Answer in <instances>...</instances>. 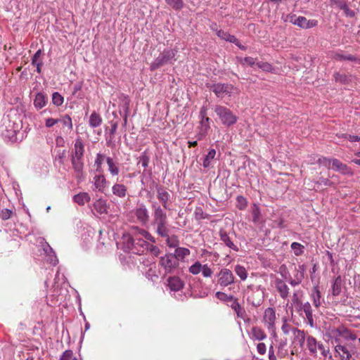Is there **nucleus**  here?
<instances>
[{"label": "nucleus", "instance_id": "nucleus-1", "mask_svg": "<svg viewBox=\"0 0 360 360\" xmlns=\"http://www.w3.org/2000/svg\"><path fill=\"white\" fill-rule=\"evenodd\" d=\"M178 50L165 49L159 56L152 62L150 66V70H155L166 64H172L176 60L175 56Z\"/></svg>", "mask_w": 360, "mask_h": 360}, {"label": "nucleus", "instance_id": "nucleus-2", "mask_svg": "<svg viewBox=\"0 0 360 360\" xmlns=\"http://www.w3.org/2000/svg\"><path fill=\"white\" fill-rule=\"evenodd\" d=\"M18 131V125L9 118H4L0 126V133L2 139L6 142L15 141L16 133Z\"/></svg>", "mask_w": 360, "mask_h": 360}, {"label": "nucleus", "instance_id": "nucleus-3", "mask_svg": "<svg viewBox=\"0 0 360 360\" xmlns=\"http://www.w3.org/2000/svg\"><path fill=\"white\" fill-rule=\"evenodd\" d=\"M307 349L311 356H316L318 351L326 358L330 354L328 346L325 345L322 342L318 341L314 337L308 335L307 337Z\"/></svg>", "mask_w": 360, "mask_h": 360}, {"label": "nucleus", "instance_id": "nucleus-4", "mask_svg": "<svg viewBox=\"0 0 360 360\" xmlns=\"http://www.w3.org/2000/svg\"><path fill=\"white\" fill-rule=\"evenodd\" d=\"M214 112L219 117L222 124L230 127L236 123L238 117L233 112L228 108L217 105L214 107Z\"/></svg>", "mask_w": 360, "mask_h": 360}, {"label": "nucleus", "instance_id": "nucleus-5", "mask_svg": "<svg viewBox=\"0 0 360 360\" xmlns=\"http://www.w3.org/2000/svg\"><path fill=\"white\" fill-rule=\"evenodd\" d=\"M148 243L141 238H133L127 236V246L132 252L143 255L148 252Z\"/></svg>", "mask_w": 360, "mask_h": 360}, {"label": "nucleus", "instance_id": "nucleus-6", "mask_svg": "<svg viewBox=\"0 0 360 360\" xmlns=\"http://www.w3.org/2000/svg\"><path fill=\"white\" fill-rule=\"evenodd\" d=\"M159 264L167 274H172L174 272L179 264L176 257L172 253H168L161 257Z\"/></svg>", "mask_w": 360, "mask_h": 360}, {"label": "nucleus", "instance_id": "nucleus-7", "mask_svg": "<svg viewBox=\"0 0 360 360\" xmlns=\"http://www.w3.org/2000/svg\"><path fill=\"white\" fill-rule=\"evenodd\" d=\"M210 89L215 94L217 97L224 98L226 96L230 97L236 90V88L229 84L217 83L210 86Z\"/></svg>", "mask_w": 360, "mask_h": 360}, {"label": "nucleus", "instance_id": "nucleus-8", "mask_svg": "<svg viewBox=\"0 0 360 360\" xmlns=\"http://www.w3.org/2000/svg\"><path fill=\"white\" fill-rule=\"evenodd\" d=\"M264 290L260 288V286L251 288V292L248 295L247 299L248 302L252 306L258 307L262 304L264 301Z\"/></svg>", "mask_w": 360, "mask_h": 360}, {"label": "nucleus", "instance_id": "nucleus-9", "mask_svg": "<svg viewBox=\"0 0 360 360\" xmlns=\"http://www.w3.org/2000/svg\"><path fill=\"white\" fill-rule=\"evenodd\" d=\"M218 284L223 288L227 287L235 282V276L233 272L227 269L222 268L217 274Z\"/></svg>", "mask_w": 360, "mask_h": 360}, {"label": "nucleus", "instance_id": "nucleus-10", "mask_svg": "<svg viewBox=\"0 0 360 360\" xmlns=\"http://www.w3.org/2000/svg\"><path fill=\"white\" fill-rule=\"evenodd\" d=\"M276 320V316L275 309L272 307L266 309L264 312L262 322L270 332L274 333L275 331Z\"/></svg>", "mask_w": 360, "mask_h": 360}, {"label": "nucleus", "instance_id": "nucleus-11", "mask_svg": "<svg viewBox=\"0 0 360 360\" xmlns=\"http://www.w3.org/2000/svg\"><path fill=\"white\" fill-rule=\"evenodd\" d=\"M152 208V216H153V222L157 221L159 220H165L167 219V215L166 213V209H165L162 206L158 204L157 202L153 201L151 204Z\"/></svg>", "mask_w": 360, "mask_h": 360}, {"label": "nucleus", "instance_id": "nucleus-12", "mask_svg": "<svg viewBox=\"0 0 360 360\" xmlns=\"http://www.w3.org/2000/svg\"><path fill=\"white\" fill-rule=\"evenodd\" d=\"M134 215L142 225H146L149 220L148 210L143 204H141L134 210Z\"/></svg>", "mask_w": 360, "mask_h": 360}, {"label": "nucleus", "instance_id": "nucleus-13", "mask_svg": "<svg viewBox=\"0 0 360 360\" xmlns=\"http://www.w3.org/2000/svg\"><path fill=\"white\" fill-rule=\"evenodd\" d=\"M155 227V233L160 237L168 236L169 233V229L167 219L159 220L157 221L152 222Z\"/></svg>", "mask_w": 360, "mask_h": 360}, {"label": "nucleus", "instance_id": "nucleus-14", "mask_svg": "<svg viewBox=\"0 0 360 360\" xmlns=\"http://www.w3.org/2000/svg\"><path fill=\"white\" fill-rule=\"evenodd\" d=\"M157 198L159 200L160 202L162 204V206L166 210H170L168 205V201L170 198L169 193L166 191V189L160 186H157Z\"/></svg>", "mask_w": 360, "mask_h": 360}, {"label": "nucleus", "instance_id": "nucleus-15", "mask_svg": "<svg viewBox=\"0 0 360 360\" xmlns=\"http://www.w3.org/2000/svg\"><path fill=\"white\" fill-rule=\"evenodd\" d=\"M131 237L133 238H139V236H143L146 240L155 243L156 240L154 236H153L148 231L141 229L138 226H132L130 229Z\"/></svg>", "mask_w": 360, "mask_h": 360}, {"label": "nucleus", "instance_id": "nucleus-16", "mask_svg": "<svg viewBox=\"0 0 360 360\" xmlns=\"http://www.w3.org/2000/svg\"><path fill=\"white\" fill-rule=\"evenodd\" d=\"M332 334H338L345 340H355L357 337L355 334L352 333L351 331L344 326H340L331 330Z\"/></svg>", "mask_w": 360, "mask_h": 360}, {"label": "nucleus", "instance_id": "nucleus-17", "mask_svg": "<svg viewBox=\"0 0 360 360\" xmlns=\"http://www.w3.org/2000/svg\"><path fill=\"white\" fill-rule=\"evenodd\" d=\"M332 169L340 172L343 174H348L352 176L354 174L353 171L347 167V165L343 164L339 160L332 158Z\"/></svg>", "mask_w": 360, "mask_h": 360}, {"label": "nucleus", "instance_id": "nucleus-18", "mask_svg": "<svg viewBox=\"0 0 360 360\" xmlns=\"http://www.w3.org/2000/svg\"><path fill=\"white\" fill-rule=\"evenodd\" d=\"M230 307L236 312L238 318L243 319L245 322L250 321V319L248 318L245 309L240 306L237 298L231 303Z\"/></svg>", "mask_w": 360, "mask_h": 360}, {"label": "nucleus", "instance_id": "nucleus-19", "mask_svg": "<svg viewBox=\"0 0 360 360\" xmlns=\"http://www.w3.org/2000/svg\"><path fill=\"white\" fill-rule=\"evenodd\" d=\"M167 285L171 291L176 292L184 288V283L179 277L172 276L167 279Z\"/></svg>", "mask_w": 360, "mask_h": 360}, {"label": "nucleus", "instance_id": "nucleus-20", "mask_svg": "<svg viewBox=\"0 0 360 360\" xmlns=\"http://www.w3.org/2000/svg\"><path fill=\"white\" fill-rule=\"evenodd\" d=\"M275 286L281 298L286 299L288 297L289 288L283 280L276 278Z\"/></svg>", "mask_w": 360, "mask_h": 360}, {"label": "nucleus", "instance_id": "nucleus-21", "mask_svg": "<svg viewBox=\"0 0 360 360\" xmlns=\"http://www.w3.org/2000/svg\"><path fill=\"white\" fill-rule=\"evenodd\" d=\"M318 25V20L315 19L307 20L304 16H299L297 26L302 29H310Z\"/></svg>", "mask_w": 360, "mask_h": 360}, {"label": "nucleus", "instance_id": "nucleus-22", "mask_svg": "<svg viewBox=\"0 0 360 360\" xmlns=\"http://www.w3.org/2000/svg\"><path fill=\"white\" fill-rule=\"evenodd\" d=\"M333 59L336 60H349L354 61L358 64H360V58H358L355 56L347 54L343 51L336 52L334 53L333 56Z\"/></svg>", "mask_w": 360, "mask_h": 360}, {"label": "nucleus", "instance_id": "nucleus-23", "mask_svg": "<svg viewBox=\"0 0 360 360\" xmlns=\"http://www.w3.org/2000/svg\"><path fill=\"white\" fill-rule=\"evenodd\" d=\"M84 143L81 138H77L75 140V143L74 144V148L72 151L71 156L75 157H84Z\"/></svg>", "mask_w": 360, "mask_h": 360}, {"label": "nucleus", "instance_id": "nucleus-24", "mask_svg": "<svg viewBox=\"0 0 360 360\" xmlns=\"http://www.w3.org/2000/svg\"><path fill=\"white\" fill-rule=\"evenodd\" d=\"M335 351L341 360H350L352 358V354L345 345L337 344L335 346Z\"/></svg>", "mask_w": 360, "mask_h": 360}, {"label": "nucleus", "instance_id": "nucleus-25", "mask_svg": "<svg viewBox=\"0 0 360 360\" xmlns=\"http://www.w3.org/2000/svg\"><path fill=\"white\" fill-rule=\"evenodd\" d=\"M219 236L220 240L229 248L232 249L233 250L238 252V247L233 243V242L231 240V238L225 231L224 230H220L219 231Z\"/></svg>", "mask_w": 360, "mask_h": 360}, {"label": "nucleus", "instance_id": "nucleus-26", "mask_svg": "<svg viewBox=\"0 0 360 360\" xmlns=\"http://www.w3.org/2000/svg\"><path fill=\"white\" fill-rule=\"evenodd\" d=\"M298 310L303 311L304 312L306 318L308 320L309 324L311 326H313L314 319H313L312 309H311L310 303L308 302H307L305 303H302L298 307Z\"/></svg>", "mask_w": 360, "mask_h": 360}, {"label": "nucleus", "instance_id": "nucleus-27", "mask_svg": "<svg viewBox=\"0 0 360 360\" xmlns=\"http://www.w3.org/2000/svg\"><path fill=\"white\" fill-rule=\"evenodd\" d=\"M71 162L73 169L77 174V176H80L84 169L83 158L71 156Z\"/></svg>", "mask_w": 360, "mask_h": 360}, {"label": "nucleus", "instance_id": "nucleus-28", "mask_svg": "<svg viewBox=\"0 0 360 360\" xmlns=\"http://www.w3.org/2000/svg\"><path fill=\"white\" fill-rule=\"evenodd\" d=\"M250 338L253 340L261 341L266 338V335L260 327L253 326L251 329Z\"/></svg>", "mask_w": 360, "mask_h": 360}, {"label": "nucleus", "instance_id": "nucleus-29", "mask_svg": "<svg viewBox=\"0 0 360 360\" xmlns=\"http://www.w3.org/2000/svg\"><path fill=\"white\" fill-rule=\"evenodd\" d=\"M94 185L95 189L98 191L103 192L104 188L107 186V181L103 174L96 175L94 177Z\"/></svg>", "mask_w": 360, "mask_h": 360}, {"label": "nucleus", "instance_id": "nucleus-30", "mask_svg": "<svg viewBox=\"0 0 360 360\" xmlns=\"http://www.w3.org/2000/svg\"><path fill=\"white\" fill-rule=\"evenodd\" d=\"M112 193L121 198L126 197L127 188L126 186L122 184H115L112 187Z\"/></svg>", "mask_w": 360, "mask_h": 360}, {"label": "nucleus", "instance_id": "nucleus-31", "mask_svg": "<svg viewBox=\"0 0 360 360\" xmlns=\"http://www.w3.org/2000/svg\"><path fill=\"white\" fill-rule=\"evenodd\" d=\"M342 280L340 276H338L333 281L331 285V294L333 296H338L342 290Z\"/></svg>", "mask_w": 360, "mask_h": 360}, {"label": "nucleus", "instance_id": "nucleus-32", "mask_svg": "<svg viewBox=\"0 0 360 360\" xmlns=\"http://www.w3.org/2000/svg\"><path fill=\"white\" fill-rule=\"evenodd\" d=\"M47 103L46 95L41 92L37 93L34 99V105L37 109L44 108Z\"/></svg>", "mask_w": 360, "mask_h": 360}, {"label": "nucleus", "instance_id": "nucleus-33", "mask_svg": "<svg viewBox=\"0 0 360 360\" xmlns=\"http://www.w3.org/2000/svg\"><path fill=\"white\" fill-rule=\"evenodd\" d=\"M91 200V197L88 193L81 192L73 196V201L79 205H84L86 202Z\"/></svg>", "mask_w": 360, "mask_h": 360}, {"label": "nucleus", "instance_id": "nucleus-34", "mask_svg": "<svg viewBox=\"0 0 360 360\" xmlns=\"http://www.w3.org/2000/svg\"><path fill=\"white\" fill-rule=\"evenodd\" d=\"M105 161L107 162L108 171L110 172V174L112 176L118 175L120 173L118 164L110 157H107L105 158Z\"/></svg>", "mask_w": 360, "mask_h": 360}, {"label": "nucleus", "instance_id": "nucleus-35", "mask_svg": "<svg viewBox=\"0 0 360 360\" xmlns=\"http://www.w3.org/2000/svg\"><path fill=\"white\" fill-rule=\"evenodd\" d=\"M311 297L314 307L319 308L321 305V295L318 286H315L312 289Z\"/></svg>", "mask_w": 360, "mask_h": 360}, {"label": "nucleus", "instance_id": "nucleus-36", "mask_svg": "<svg viewBox=\"0 0 360 360\" xmlns=\"http://www.w3.org/2000/svg\"><path fill=\"white\" fill-rule=\"evenodd\" d=\"M103 120L101 115L94 111L89 117V124L92 128H96L101 125Z\"/></svg>", "mask_w": 360, "mask_h": 360}, {"label": "nucleus", "instance_id": "nucleus-37", "mask_svg": "<svg viewBox=\"0 0 360 360\" xmlns=\"http://www.w3.org/2000/svg\"><path fill=\"white\" fill-rule=\"evenodd\" d=\"M191 251L189 249L182 247H178L176 248L174 253L173 254L177 259V261H183L186 257L189 256Z\"/></svg>", "mask_w": 360, "mask_h": 360}, {"label": "nucleus", "instance_id": "nucleus-38", "mask_svg": "<svg viewBox=\"0 0 360 360\" xmlns=\"http://www.w3.org/2000/svg\"><path fill=\"white\" fill-rule=\"evenodd\" d=\"M333 77L336 82H338L342 84H349L352 81L353 78L352 75L340 74L339 72H335Z\"/></svg>", "mask_w": 360, "mask_h": 360}, {"label": "nucleus", "instance_id": "nucleus-39", "mask_svg": "<svg viewBox=\"0 0 360 360\" xmlns=\"http://www.w3.org/2000/svg\"><path fill=\"white\" fill-rule=\"evenodd\" d=\"M94 207L101 214L107 213V202L106 200L102 198H99L94 202Z\"/></svg>", "mask_w": 360, "mask_h": 360}, {"label": "nucleus", "instance_id": "nucleus-40", "mask_svg": "<svg viewBox=\"0 0 360 360\" xmlns=\"http://www.w3.org/2000/svg\"><path fill=\"white\" fill-rule=\"evenodd\" d=\"M294 341L297 342L301 347L303 346L305 340L307 341V337L304 330H301L298 328L294 329L293 333Z\"/></svg>", "mask_w": 360, "mask_h": 360}, {"label": "nucleus", "instance_id": "nucleus-41", "mask_svg": "<svg viewBox=\"0 0 360 360\" xmlns=\"http://www.w3.org/2000/svg\"><path fill=\"white\" fill-rule=\"evenodd\" d=\"M163 238H165L166 244L169 248H177L179 247V240L177 236H176L174 234L169 235V233H168V236L163 237Z\"/></svg>", "mask_w": 360, "mask_h": 360}, {"label": "nucleus", "instance_id": "nucleus-42", "mask_svg": "<svg viewBox=\"0 0 360 360\" xmlns=\"http://www.w3.org/2000/svg\"><path fill=\"white\" fill-rule=\"evenodd\" d=\"M287 346V342L286 340H281L279 342L278 345H277V356L278 358H284L285 356L288 355V351L286 349Z\"/></svg>", "mask_w": 360, "mask_h": 360}, {"label": "nucleus", "instance_id": "nucleus-43", "mask_svg": "<svg viewBox=\"0 0 360 360\" xmlns=\"http://www.w3.org/2000/svg\"><path fill=\"white\" fill-rule=\"evenodd\" d=\"M217 34L219 38H221L225 41H229L231 43L237 42V38L235 36L231 35L229 32H225L222 30H217Z\"/></svg>", "mask_w": 360, "mask_h": 360}, {"label": "nucleus", "instance_id": "nucleus-44", "mask_svg": "<svg viewBox=\"0 0 360 360\" xmlns=\"http://www.w3.org/2000/svg\"><path fill=\"white\" fill-rule=\"evenodd\" d=\"M217 152L214 148L210 149L203 160L202 165L205 168H207L211 165L212 161L214 159Z\"/></svg>", "mask_w": 360, "mask_h": 360}, {"label": "nucleus", "instance_id": "nucleus-45", "mask_svg": "<svg viewBox=\"0 0 360 360\" xmlns=\"http://www.w3.org/2000/svg\"><path fill=\"white\" fill-rule=\"evenodd\" d=\"M234 271L242 281H245L248 278V272L246 269L240 264L235 266Z\"/></svg>", "mask_w": 360, "mask_h": 360}, {"label": "nucleus", "instance_id": "nucleus-46", "mask_svg": "<svg viewBox=\"0 0 360 360\" xmlns=\"http://www.w3.org/2000/svg\"><path fill=\"white\" fill-rule=\"evenodd\" d=\"M215 296L217 299L224 302H231V303L236 299L232 295H228L225 292L218 291L216 292Z\"/></svg>", "mask_w": 360, "mask_h": 360}, {"label": "nucleus", "instance_id": "nucleus-47", "mask_svg": "<svg viewBox=\"0 0 360 360\" xmlns=\"http://www.w3.org/2000/svg\"><path fill=\"white\" fill-rule=\"evenodd\" d=\"M252 221L255 224H257L259 222L261 212L259 207L256 204H254L252 207Z\"/></svg>", "mask_w": 360, "mask_h": 360}, {"label": "nucleus", "instance_id": "nucleus-48", "mask_svg": "<svg viewBox=\"0 0 360 360\" xmlns=\"http://www.w3.org/2000/svg\"><path fill=\"white\" fill-rule=\"evenodd\" d=\"M238 61L242 65H249L250 67H252L253 65H257V58H252V57H245V58H238Z\"/></svg>", "mask_w": 360, "mask_h": 360}, {"label": "nucleus", "instance_id": "nucleus-49", "mask_svg": "<svg viewBox=\"0 0 360 360\" xmlns=\"http://www.w3.org/2000/svg\"><path fill=\"white\" fill-rule=\"evenodd\" d=\"M202 265L200 262L197 261L188 268V271L193 275H198L201 272Z\"/></svg>", "mask_w": 360, "mask_h": 360}, {"label": "nucleus", "instance_id": "nucleus-50", "mask_svg": "<svg viewBox=\"0 0 360 360\" xmlns=\"http://www.w3.org/2000/svg\"><path fill=\"white\" fill-rule=\"evenodd\" d=\"M290 247L296 256H300L304 253V247L299 243L293 242Z\"/></svg>", "mask_w": 360, "mask_h": 360}, {"label": "nucleus", "instance_id": "nucleus-51", "mask_svg": "<svg viewBox=\"0 0 360 360\" xmlns=\"http://www.w3.org/2000/svg\"><path fill=\"white\" fill-rule=\"evenodd\" d=\"M165 2L174 10H181L184 7L183 0H165Z\"/></svg>", "mask_w": 360, "mask_h": 360}, {"label": "nucleus", "instance_id": "nucleus-52", "mask_svg": "<svg viewBox=\"0 0 360 360\" xmlns=\"http://www.w3.org/2000/svg\"><path fill=\"white\" fill-rule=\"evenodd\" d=\"M257 66L264 72H273L274 71L272 65L267 62H257Z\"/></svg>", "mask_w": 360, "mask_h": 360}, {"label": "nucleus", "instance_id": "nucleus-53", "mask_svg": "<svg viewBox=\"0 0 360 360\" xmlns=\"http://www.w3.org/2000/svg\"><path fill=\"white\" fill-rule=\"evenodd\" d=\"M107 157L104 154L98 153L96 154V157L95 159V165L96 166V170L99 171L101 169L103 161L105 160Z\"/></svg>", "mask_w": 360, "mask_h": 360}, {"label": "nucleus", "instance_id": "nucleus-54", "mask_svg": "<svg viewBox=\"0 0 360 360\" xmlns=\"http://www.w3.org/2000/svg\"><path fill=\"white\" fill-rule=\"evenodd\" d=\"M64 101L63 97L58 93L54 92L52 94V103L56 106H60Z\"/></svg>", "mask_w": 360, "mask_h": 360}, {"label": "nucleus", "instance_id": "nucleus-55", "mask_svg": "<svg viewBox=\"0 0 360 360\" xmlns=\"http://www.w3.org/2000/svg\"><path fill=\"white\" fill-rule=\"evenodd\" d=\"M138 159H139L138 164H141L142 165V167H143L144 168H146L148 166L150 159L146 152H143L139 157Z\"/></svg>", "mask_w": 360, "mask_h": 360}, {"label": "nucleus", "instance_id": "nucleus-56", "mask_svg": "<svg viewBox=\"0 0 360 360\" xmlns=\"http://www.w3.org/2000/svg\"><path fill=\"white\" fill-rule=\"evenodd\" d=\"M294 278L297 280V281H300V283L302 282L304 278V269L303 266H300L298 269H295Z\"/></svg>", "mask_w": 360, "mask_h": 360}, {"label": "nucleus", "instance_id": "nucleus-57", "mask_svg": "<svg viewBox=\"0 0 360 360\" xmlns=\"http://www.w3.org/2000/svg\"><path fill=\"white\" fill-rule=\"evenodd\" d=\"M236 200H237L236 206L239 210H244L247 207L248 202L243 196H242V195L238 196L236 198Z\"/></svg>", "mask_w": 360, "mask_h": 360}, {"label": "nucleus", "instance_id": "nucleus-58", "mask_svg": "<svg viewBox=\"0 0 360 360\" xmlns=\"http://www.w3.org/2000/svg\"><path fill=\"white\" fill-rule=\"evenodd\" d=\"M59 122H60L63 126L67 127L69 129H72V119L69 115H65L61 119L59 120Z\"/></svg>", "mask_w": 360, "mask_h": 360}, {"label": "nucleus", "instance_id": "nucleus-59", "mask_svg": "<svg viewBox=\"0 0 360 360\" xmlns=\"http://www.w3.org/2000/svg\"><path fill=\"white\" fill-rule=\"evenodd\" d=\"M294 329H297V328L292 327L291 325L288 324L286 321H284L281 326V330L285 335H288L290 333L293 334Z\"/></svg>", "mask_w": 360, "mask_h": 360}, {"label": "nucleus", "instance_id": "nucleus-60", "mask_svg": "<svg viewBox=\"0 0 360 360\" xmlns=\"http://www.w3.org/2000/svg\"><path fill=\"white\" fill-rule=\"evenodd\" d=\"M202 269L201 270L202 274L205 278H210L213 274V271L211 268L206 264L202 265Z\"/></svg>", "mask_w": 360, "mask_h": 360}, {"label": "nucleus", "instance_id": "nucleus-61", "mask_svg": "<svg viewBox=\"0 0 360 360\" xmlns=\"http://www.w3.org/2000/svg\"><path fill=\"white\" fill-rule=\"evenodd\" d=\"M317 163L329 168L330 165L332 164V159L327 158L326 157H320L317 160Z\"/></svg>", "mask_w": 360, "mask_h": 360}, {"label": "nucleus", "instance_id": "nucleus-62", "mask_svg": "<svg viewBox=\"0 0 360 360\" xmlns=\"http://www.w3.org/2000/svg\"><path fill=\"white\" fill-rule=\"evenodd\" d=\"M129 104H130V100L128 96H123V99L122 101V108L124 112H129Z\"/></svg>", "mask_w": 360, "mask_h": 360}, {"label": "nucleus", "instance_id": "nucleus-63", "mask_svg": "<svg viewBox=\"0 0 360 360\" xmlns=\"http://www.w3.org/2000/svg\"><path fill=\"white\" fill-rule=\"evenodd\" d=\"M148 251L150 252L151 255H153L155 257H158L159 255L160 254V248L158 246L151 244H148Z\"/></svg>", "mask_w": 360, "mask_h": 360}, {"label": "nucleus", "instance_id": "nucleus-64", "mask_svg": "<svg viewBox=\"0 0 360 360\" xmlns=\"http://www.w3.org/2000/svg\"><path fill=\"white\" fill-rule=\"evenodd\" d=\"M41 50H38L34 55L33 56L32 58V64L33 65H37V63H42V61L41 60Z\"/></svg>", "mask_w": 360, "mask_h": 360}]
</instances>
